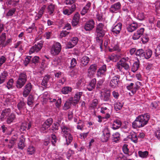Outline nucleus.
Returning a JSON list of instances; mask_svg holds the SVG:
<instances>
[{"label":"nucleus","instance_id":"nucleus-42","mask_svg":"<svg viewBox=\"0 0 160 160\" xmlns=\"http://www.w3.org/2000/svg\"><path fill=\"white\" fill-rule=\"evenodd\" d=\"M55 8V6L52 4H50L48 7V12L50 14H52L53 13Z\"/></svg>","mask_w":160,"mask_h":160},{"label":"nucleus","instance_id":"nucleus-1","mask_svg":"<svg viewBox=\"0 0 160 160\" xmlns=\"http://www.w3.org/2000/svg\"><path fill=\"white\" fill-rule=\"evenodd\" d=\"M149 119V115L148 113L138 116L132 123V127L136 128L144 127L147 124Z\"/></svg>","mask_w":160,"mask_h":160},{"label":"nucleus","instance_id":"nucleus-52","mask_svg":"<svg viewBox=\"0 0 160 160\" xmlns=\"http://www.w3.org/2000/svg\"><path fill=\"white\" fill-rule=\"evenodd\" d=\"M39 58L38 56H35L32 58L31 63H34L35 65L38 63L39 62Z\"/></svg>","mask_w":160,"mask_h":160},{"label":"nucleus","instance_id":"nucleus-36","mask_svg":"<svg viewBox=\"0 0 160 160\" xmlns=\"http://www.w3.org/2000/svg\"><path fill=\"white\" fill-rule=\"evenodd\" d=\"M144 50L142 48L138 49L136 50L135 52V54L136 56L143 58Z\"/></svg>","mask_w":160,"mask_h":160},{"label":"nucleus","instance_id":"nucleus-30","mask_svg":"<svg viewBox=\"0 0 160 160\" xmlns=\"http://www.w3.org/2000/svg\"><path fill=\"white\" fill-rule=\"evenodd\" d=\"M25 138L23 136H22V137L20 138L19 142L18 143V148L22 150L25 147Z\"/></svg>","mask_w":160,"mask_h":160},{"label":"nucleus","instance_id":"nucleus-13","mask_svg":"<svg viewBox=\"0 0 160 160\" xmlns=\"http://www.w3.org/2000/svg\"><path fill=\"white\" fill-rule=\"evenodd\" d=\"M120 8V3L117 2L111 5L109 9V11L112 13H116L119 11Z\"/></svg>","mask_w":160,"mask_h":160},{"label":"nucleus","instance_id":"nucleus-19","mask_svg":"<svg viewBox=\"0 0 160 160\" xmlns=\"http://www.w3.org/2000/svg\"><path fill=\"white\" fill-rule=\"evenodd\" d=\"M11 113V109L9 108H6L2 110L0 117V119L3 121L6 117L8 116Z\"/></svg>","mask_w":160,"mask_h":160},{"label":"nucleus","instance_id":"nucleus-58","mask_svg":"<svg viewBox=\"0 0 160 160\" xmlns=\"http://www.w3.org/2000/svg\"><path fill=\"white\" fill-rule=\"evenodd\" d=\"M155 54L156 57H157L160 55V44H158L157 48L155 49Z\"/></svg>","mask_w":160,"mask_h":160},{"label":"nucleus","instance_id":"nucleus-39","mask_svg":"<svg viewBox=\"0 0 160 160\" xmlns=\"http://www.w3.org/2000/svg\"><path fill=\"white\" fill-rule=\"evenodd\" d=\"M66 138V144L69 145L72 141L73 137L71 133L64 136Z\"/></svg>","mask_w":160,"mask_h":160},{"label":"nucleus","instance_id":"nucleus-45","mask_svg":"<svg viewBox=\"0 0 160 160\" xmlns=\"http://www.w3.org/2000/svg\"><path fill=\"white\" fill-rule=\"evenodd\" d=\"M77 63V61L75 58H72L71 60L70 66L69 68L72 69L75 67Z\"/></svg>","mask_w":160,"mask_h":160},{"label":"nucleus","instance_id":"nucleus-44","mask_svg":"<svg viewBox=\"0 0 160 160\" xmlns=\"http://www.w3.org/2000/svg\"><path fill=\"white\" fill-rule=\"evenodd\" d=\"M27 152L28 154L32 155L35 153V149L33 146H30L27 149Z\"/></svg>","mask_w":160,"mask_h":160},{"label":"nucleus","instance_id":"nucleus-40","mask_svg":"<svg viewBox=\"0 0 160 160\" xmlns=\"http://www.w3.org/2000/svg\"><path fill=\"white\" fill-rule=\"evenodd\" d=\"M72 89L69 87H65L62 89V92L64 94H67L71 92Z\"/></svg>","mask_w":160,"mask_h":160},{"label":"nucleus","instance_id":"nucleus-8","mask_svg":"<svg viewBox=\"0 0 160 160\" xmlns=\"http://www.w3.org/2000/svg\"><path fill=\"white\" fill-rule=\"evenodd\" d=\"M76 5L72 4L71 6H69L67 8H65L63 9V12L64 14L69 15L72 13L76 10Z\"/></svg>","mask_w":160,"mask_h":160},{"label":"nucleus","instance_id":"nucleus-14","mask_svg":"<svg viewBox=\"0 0 160 160\" xmlns=\"http://www.w3.org/2000/svg\"><path fill=\"white\" fill-rule=\"evenodd\" d=\"M83 93L82 92H76L73 98L71 99L72 100V103L74 104H77L79 102L80 98Z\"/></svg>","mask_w":160,"mask_h":160},{"label":"nucleus","instance_id":"nucleus-33","mask_svg":"<svg viewBox=\"0 0 160 160\" xmlns=\"http://www.w3.org/2000/svg\"><path fill=\"white\" fill-rule=\"evenodd\" d=\"M91 5V3L90 2H88L87 4L84 7L81 12V14L84 15L86 13L88 12Z\"/></svg>","mask_w":160,"mask_h":160},{"label":"nucleus","instance_id":"nucleus-2","mask_svg":"<svg viewBox=\"0 0 160 160\" xmlns=\"http://www.w3.org/2000/svg\"><path fill=\"white\" fill-rule=\"evenodd\" d=\"M106 30V26L104 23H100L97 25L96 29L97 35L96 39L97 41L101 40V39L99 38H101L104 36Z\"/></svg>","mask_w":160,"mask_h":160},{"label":"nucleus","instance_id":"nucleus-35","mask_svg":"<svg viewBox=\"0 0 160 160\" xmlns=\"http://www.w3.org/2000/svg\"><path fill=\"white\" fill-rule=\"evenodd\" d=\"M120 138V135L118 132H116L112 135V139L113 142H117Z\"/></svg>","mask_w":160,"mask_h":160},{"label":"nucleus","instance_id":"nucleus-34","mask_svg":"<svg viewBox=\"0 0 160 160\" xmlns=\"http://www.w3.org/2000/svg\"><path fill=\"white\" fill-rule=\"evenodd\" d=\"M139 64V61L138 60L133 63L132 68V71L134 72H136L138 69Z\"/></svg>","mask_w":160,"mask_h":160},{"label":"nucleus","instance_id":"nucleus-55","mask_svg":"<svg viewBox=\"0 0 160 160\" xmlns=\"http://www.w3.org/2000/svg\"><path fill=\"white\" fill-rule=\"evenodd\" d=\"M51 137V142L52 143V144L53 145L55 146V144L57 141V138L56 135L54 134H52Z\"/></svg>","mask_w":160,"mask_h":160},{"label":"nucleus","instance_id":"nucleus-25","mask_svg":"<svg viewBox=\"0 0 160 160\" xmlns=\"http://www.w3.org/2000/svg\"><path fill=\"white\" fill-rule=\"evenodd\" d=\"M96 82V80L95 78L92 79L90 82L87 88L89 91H91L95 88Z\"/></svg>","mask_w":160,"mask_h":160},{"label":"nucleus","instance_id":"nucleus-43","mask_svg":"<svg viewBox=\"0 0 160 160\" xmlns=\"http://www.w3.org/2000/svg\"><path fill=\"white\" fill-rule=\"evenodd\" d=\"M14 82L13 79L11 78L10 79L8 82L7 85H6V87L8 89L12 88V86Z\"/></svg>","mask_w":160,"mask_h":160},{"label":"nucleus","instance_id":"nucleus-50","mask_svg":"<svg viewBox=\"0 0 160 160\" xmlns=\"http://www.w3.org/2000/svg\"><path fill=\"white\" fill-rule=\"evenodd\" d=\"M77 124L78 125L77 126V129L81 130H82L84 126L83 122L81 120H79Z\"/></svg>","mask_w":160,"mask_h":160},{"label":"nucleus","instance_id":"nucleus-54","mask_svg":"<svg viewBox=\"0 0 160 160\" xmlns=\"http://www.w3.org/2000/svg\"><path fill=\"white\" fill-rule=\"evenodd\" d=\"M59 125V123L57 122L54 123L52 127V129L53 131L58 130V127Z\"/></svg>","mask_w":160,"mask_h":160},{"label":"nucleus","instance_id":"nucleus-41","mask_svg":"<svg viewBox=\"0 0 160 160\" xmlns=\"http://www.w3.org/2000/svg\"><path fill=\"white\" fill-rule=\"evenodd\" d=\"M123 106V103L117 102L114 104V108L116 111H118L121 109Z\"/></svg>","mask_w":160,"mask_h":160},{"label":"nucleus","instance_id":"nucleus-37","mask_svg":"<svg viewBox=\"0 0 160 160\" xmlns=\"http://www.w3.org/2000/svg\"><path fill=\"white\" fill-rule=\"evenodd\" d=\"M6 38V33H2L0 36V48H3V44H4Z\"/></svg>","mask_w":160,"mask_h":160},{"label":"nucleus","instance_id":"nucleus-47","mask_svg":"<svg viewBox=\"0 0 160 160\" xmlns=\"http://www.w3.org/2000/svg\"><path fill=\"white\" fill-rule=\"evenodd\" d=\"M50 127L47 125L46 124L43 123L41 128V131L43 133H46L47 132V130L48 129V128Z\"/></svg>","mask_w":160,"mask_h":160},{"label":"nucleus","instance_id":"nucleus-12","mask_svg":"<svg viewBox=\"0 0 160 160\" xmlns=\"http://www.w3.org/2000/svg\"><path fill=\"white\" fill-rule=\"evenodd\" d=\"M32 88V85L31 83H28L25 86L23 92V97H26L31 92Z\"/></svg>","mask_w":160,"mask_h":160},{"label":"nucleus","instance_id":"nucleus-10","mask_svg":"<svg viewBox=\"0 0 160 160\" xmlns=\"http://www.w3.org/2000/svg\"><path fill=\"white\" fill-rule=\"evenodd\" d=\"M97 69L96 64H93L90 65L88 69V75L90 77H92L95 74Z\"/></svg>","mask_w":160,"mask_h":160},{"label":"nucleus","instance_id":"nucleus-51","mask_svg":"<svg viewBox=\"0 0 160 160\" xmlns=\"http://www.w3.org/2000/svg\"><path fill=\"white\" fill-rule=\"evenodd\" d=\"M117 55L114 54H112L108 56V59H109V61L111 60L113 62H115L117 60Z\"/></svg>","mask_w":160,"mask_h":160},{"label":"nucleus","instance_id":"nucleus-56","mask_svg":"<svg viewBox=\"0 0 160 160\" xmlns=\"http://www.w3.org/2000/svg\"><path fill=\"white\" fill-rule=\"evenodd\" d=\"M32 57L30 56H27L25 59L24 62V64L25 66H27L29 62H31V59Z\"/></svg>","mask_w":160,"mask_h":160},{"label":"nucleus","instance_id":"nucleus-3","mask_svg":"<svg viewBox=\"0 0 160 160\" xmlns=\"http://www.w3.org/2000/svg\"><path fill=\"white\" fill-rule=\"evenodd\" d=\"M27 76L24 72L21 73L18 76L16 81V87L18 88H22L25 84L27 81Z\"/></svg>","mask_w":160,"mask_h":160},{"label":"nucleus","instance_id":"nucleus-48","mask_svg":"<svg viewBox=\"0 0 160 160\" xmlns=\"http://www.w3.org/2000/svg\"><path fill=\"white\" fill-rule=\"evenodd\" d=\"M138 153L140 157L142 158H145L148 155V152L147 151L143 152L141 151H139L138 152Z\"/></svg>","mask_w":160,"mask_h":160},{"label":"nucleus","instance_id":"nucleus-63","mask_svg":"<svg viewBox=\"0 0 160 160\" xmlns=\"http://www.w3.org/2000/svg\"><path fill=\"white\" fill-rule=\"evenodd\" d=\"M144 17H145L143 13L142 12H140L138 14L137 17V18L139 20L142 21L144 20Z\"/></svg>","mask_w":160,"mask_h":160},{"label":"nucleus","instance_id":"nucleus-27","mask_svg":"<svg viewBox=\"0 0 160 160\" xmlns=\"http://www.w3.org/2000/svg\"><path fill=\"white\" fill-rule=\"evenodd\" d=\"M121 125L122 122L120 120H115L113 122L112 128L114 130L118 129L121 127Z\"/></svg>","mask_w":160,"mask_h":160},{"label":"nucleus","instance_id":"nucleus-49","mask_svg":"<svg viewBox=\"0 0 160 160\" xmlns=\"http://www.w3.org/2000/svg\"><path fill=\"white\" fill-rule=\"evenodd\" d=\"M31 127V124L30 122H28L27 124H23L21 126V128L22 129V130H25L27 128L28 130Z\"/></svg>","mask_w":160,"mask_h":160},{"label":"nucleus","instance_id":"nucleus-20","mask_svg":"<svg viewBox=\"0 0 160 160\" xmlns=\"http://www.w3.org/2000/svg\"><path fill=\"white\" fill-rule=\"evenodd\" d=\"M103 101L107 102L110 101L111 93L110 91H105L102 95H101Z\"/></svg>","mask_w":160,"mask_h":160},{"label":"nucleus","instance_id":"nucleus-6","mask_svg":"<svg viewBox=\"0 0 160 160\" xmlns=\"http://www.w3.org/2000/svg\"><path fill=\"white\" fill-rule=\"evenodd\" d=\"M120 65L122 67V68L128 70L130 68L129 63L130 60L128 57L123 58L120 60Z\"/></svg>","mask_w":160,"mask_h":160},{"label":"nucleus","instance_id":"nucleus-16","mask_svg":"<svg viewBox=\"0 0 160 160\" xmlns=\"http://www.w3.org/2000/svg\"><path fill=\"white\" fill-rule=\"evenodd\" d=\"M144 30L143 28H141L137 30L136 32L134 33L132 36V39L134 40L138 39L142 35Z\"/></svg>","mask_w":160,"mask_h":160},{"label":"nucleus","instance_id":"nucleus-24","mask_svg":"<svg viewBox=\"0 0 160 160\" xmlns=\"http://www.w3.org/2000/svg\"><path fill=\"white\" fill-rule=\"evenodd\" d=\"M90 61L89 58L87 56H83L81 59V65L82 67L87 66Z\"/></svg>","mask_w":160,"mask_h":160},{"label":"nucleus","instance_id":"nucleus-31","mask_svg":"<svg viewBox=\"0 0 160 160\" xmlns=\"http://www.w3.org/2000/svg\"><path fill=\"white\" fill-rule=\"evenodd\" d=\"M15 118V115L13 113H11L7 118L6 121L7 123L8 124H11L14 121Z\"/></svg>","mask_w":160,"mask_h":160},{"label":"nucleus","instance_id":"nucleus-60","mask_svg":"<svg viewBox=\"0 0 160 160\" xmlns=\"http://www.w3.org/2000/svg\"><path fill=\"white\" fill-rule=\"evenodd\" d=\"M76 0H66L65 2L66 4L71 6L72 4H75V2Z\"/></svg>","mask_w":160,"mask_h":160},{"label":"nucleus","instance_id":"nucleus-64","mask_svg":"<svg viewBox=\"0 0 160 160\" xmlns=\"http://www.w3.org/2000/svg\"><path fill=\"white\" fill-rule=\"evenodd\" d=\"M98 100L97 99H94L92 102L91 105V106L93 108L95 107L98 105Z\"/></svg>","mask_w":160,"mask_h":160},{"label":"nucleus","instance_id":"nucleus-22","mask_svg":"<svg viewBox=\"0 0 160 160\" xmlns=\"http://www.w3.org/2000/svg\"><path fill=\"white\" fill-rule=\"evenodd\" d=\"M80 19V15L78 12L76 13L73 16L72 22V25L73 26H76L78 23Z\"/></svg>","mask_w":160,"mask_h":160},{"label":"nucleus","instance_id":"nucleus-46","mask_svg":"<svg viewBox=\"0 0 160 160\" xmlns=\"http://www.w3.org/2000/svg\"><path fill=\"white\" fill-rule=\"evenodd\" d=\"M128 145L127 144H124L122 148V150L124 153L130 156L131 154H130V152L129 151V149L128 148Z\"/></svg>","mask_w":160,"mask_h":160},{"label":"nucleus","instance_id":"nucleus-17","mask_svg":"<svg viewBox=\"0 0 160 160\" xmlns=\"http://www.w3.org/2000/svg\"><path fill=\"white\" fill-rule=\"evenodd\" d=\"M138 27V24L135 22L128 25L127 26V29L129 32H132L136 30Z\"/></svg>","mask_w":160,"mask_h":160},{"label":"nucleus","instance_id":"nucleus-28","mask_svg":"<svg viewBox=\"0 0 160 160\" xmlns=\"http://www.w3.org/2000/svg\"><path fill=\"white\" fill-rule=\"evenodd\" d=\"M152 54V51L150 49H148L145 51L144 50L143 58L147 59L150 58L151 57Z\"/></svg>","mask_w":160,"mask_h":160},{"label":"nucleus","instance_id":"nucleus-53","mask_svg":"<svg viewBox=\"0 0 160 160\" xmlns=\"http://www.w3.org/2000/svg\"><path fill=\"white\" fill-rule=\"evenodd\" d=\"M34 98L32 96L30 95L28 98L27 104L29 105L30 106L33 103Z\"/></svg>","mask_w":160,"mask_h":160},{"label":"nucleus","instance_id":"nucleus-38","mask_svg":"<svg viewBox=\"0 0 160 160\" xmlns=\"http://www.w3.org/2000/svg\"><path fill=\"white\" fill-rule=\"evenodd\" d=\"M72 102V100L71 99H69L66 101L64 103L63 109L64 110H67L70 108V106Z\"/></svg>","mask_w":160,"mask_h":160},{"label":"nucleus","instance_id":"nucleus-9","mask_svg":"<svg viewBox=\"0 0 160 160\" xmlns=\"http://www.w3.org/2000/svg\"><path fill=\"white\" fill-rule=\"evenodd\" d=\"M120 76L118 75H116L114 76L111 79L110 83V86L112 88H116L118 86V82Z\"/></svg>","mask_w":160,"mask_h":160},{"label":"nucleus","instance_id":"nucleus-61","mask_svg":"<svg viewBox=\"0 0 160 160\" xmlns=\"http://www.w3.org/2000/svg\"><path fill=\"white\" fill-rule=\"evenodd\" d=\"M15 9L14 8L10 9L8 12L7 13L6 16L8 17L12 16L15 12Z\"/></svg>","mask_w":160,"mask_h":160},{"label":"nucleus","instance_id":"nucleus-62","mask_svg":"<svg viewBox=\"0 0 160 160\" xmlns=\"http://www.w3.org/2000/svg\"><path fill=\"white\" fill-rule=\"evenodd\" d=\"M52 119L51 118H49L47 119L44 123L46 124L49 127H50L52 124Z\"/></svg>","mask_w":160,"mask_h":160},{"label":"nucleus","instance_id":"nucleus-15","mask_svg":"<svg viewBox=\"0 0 160 160\" xmlns=\"http://www.w3.org/2000/svg\"><path fill=\"white\" fill-rule=\"evenodd\" d=\"M107 71L106 66L104 65L101 67L98 70L97 75L98 77H102L105 75V72Z\"/></svg>","mask_w":160,"mask_h":160},{"label":"nucleus","instance_id":"nucleus-26","mask_svg":"<svg viewBox=\"0 0 160 160\" xmlns=\"http://www.w3.org/2000/svg\"><path fill=\"white\" fill-rule=\"evenodd\" d=\"M61 128L62 133L63 134V137L67 135H68L70 133V129L69 128L64 126L61 127Z\"/></svg>","mask_w":160,"mask_h":160},{"label":"nucleus","instance_id":"nucleus-11","mask_svg":"<svg viewBox=\"0 0 160 160\" xmlns=\"http://www.w3.org/2000/svg\"><path fill=\"white\" fill-rule=\"evenodd\" d=\"M122 24L120 22H116L113 26L112 32L114 34L118 35L120 32L122 28Z\"/></svg>","mask_w":160,"mask_h":160},{"label":"nucleus","instance_id":"nucleus-18","mask_svg":"<svg viewBox=\"0 0 160 160\" xmlns=\"http://www.w3.org/2000/svg\"><path fill=\"white\" fill-rule=\"evenodd\" d=\"M94 22L92 20L87 22L84 26V29L86 31H90L94 27Z\"/></svg>","mask_w":160,"mask_h":160},{"label":"nucleus","instance_id":"nucleus-7","mask_svg":"<svg viewBox=\"0 0 160 160\" xmlns=\"http://www.w3.org/2000/svg\"><path fill=\"white\" fill-rule=\"evenodd\" d=\"M102 132L101 140L102 142H106L108 141L110 137V131L108 128L106 127L104 128Z\"/></svg>","mask_w":160,"mask_h":160},{"label":"nucleus","instance_id":"nucleus-57","mask_svg":"<svg viewBox=\"0 0 160 160\" xmlns=\"http://www.w3.org/2000/svg\"><path fill=\"white\" fill-rule=\"evenodd\" d=\"M53 64L55 66L61 64V60L58 58H55L53 61Z\"/></svg>","mask_w":160,"mask_h":160},{"label":"nucleus","instance_id":"nucleus-32","mask_svg":"<svg viewBox=\"0 0 160 160\" xmlns=\"http://www.w3.org/2000/svg\"><path fill=\"white\" fill-rule=\"evenodd\" d=\"M51 78V76L49 75H45L42 80L41 85L46 87L47 86L48 83Z\"/></svg>","mask_w":160,"mask_h":160},{"label":"nucleus","instance_id":"nucleus-23","mask_svg":"<svg viewBox=\"0 0 160 160\" xmlns=\"http://www.w3.org/2000/svg\"><path fill=\"white\" fill-rule=\"evenodd\" d=\"M128 138L135 143H137L138 142V136L136 133L134 132H131Z\"/></svg>","mask_w":160,"mask_h":160},{"label":"nucleus","instance_id":"nucleus-4","mask_svg":"<svg viewBox=\"0 0 160 160\" xmlns=\"http://www.w3.org/2000/svg\"><path fill=\"white\" fill-rule=\"evenodd\" d=\"M62 46L61 44L57 42H54L51 46L50 52L53 56L58 55L61 52Z\"/></svg>","mask_w":160,"mask_h":160},{"label":"nucleus","instance_id":"nucleus-5","mask_svg":"<svg viewBox=\"0 0 160 160\" xmlns=\"http://www.w3.org/2000/svg\"><path fill=\"white\" fill-rule=\"evenodd\" d=\"M43 42V41H40L37 44H36L32 46L29 50V54H31L35 52H37L39 51L42 47Z\"/></svg>","mask_w":160,"mask_h":160},{"label":"nucleus","instance_id":"nucleus-29","mask_svg":"<svg viewBox=\"0 0 160 160\" xmlns=\"http://www.w3.org/2000/svg\"><path fill=\"white\" fill-rule=\"evenodd\" d=\"M8 73L6 71L2 72L0 75V84L4 82L8 76Z\"/></svg>","mask_w":160,"mask_h":160},{"label":"nucleus","instance_id":"nucleus-59","mask_svg":"<svg viewBox=\"0 0 160 160\" xmlns=\"http://www.w3.org/2000/svg\"><path fill=\"white\" fill-rule=\"evenodd\" d=\"M110 112V110L107 108L105 107H102L101 108V112L102 113H108Z\"/></svg>","mask_w":160,"mask_h":160},{"label":"nucleus","instance_id":"nucleus-21","mask_svg":"<svg viewBox=\"0 0 160 160\" xmlns=\"http://www.w3.org/2000/svg\"><path fill=\"white\" fill-rule=\"evenodd\" d=\"M26 104L23 100H19L17 104V108L20 111L19 113H17L18 115L21 114V111L25 108Z\"/></svg>","mask_w":160,"mask_h":160}]
</instances>
